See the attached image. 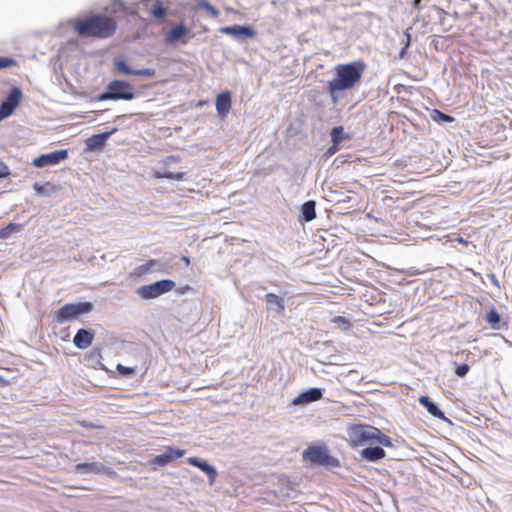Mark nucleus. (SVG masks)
Instances as JSON below:
<instances>
[{
    "label": "nucleus",
    "instance_id": "nucleus-28",
    "mask_svg": "<svg viewBox=\"0 0 512 512\" xmlns=\"http://www.w3.org/2000/svg\"><path fill=\"white\" fill-rule=\"evenodd\" d=\"M431 118L437 123H452L454 118L440 110L434 109L431 113Z\"/></svg>",
    "mask_w": 512,
    "mask_h": 512
},
{
    "label": "nucleus",
    "instance_id": "nucleus-30",
    "mask_svg": "<svg viewBox=\"0 0 512 512\" xmlns=\"http://www.w3.org/2000/svg\"><path fill=\"white\" fill-rule=\"evenodd\" d=\"M332 322L342 331H348L352 327L351 321L344 316H336L332 319Z\"/></svg>",
    "mask_w": 512,
    "mask_h": 512
},
{
    "label": "nucleus",
    "instance_id": "nucleus-8",
    "mask_svg": "<svg viewBox=\"0 0 512 512\" xmlns=\"http://www.w3.org/2000/svg\"><path fill=\"white\" fill-rule=\"evenodd\" d=\"M20 99L21 91L19 88L14 87L0 105V121L9 117L13 113V111L19 105Z\"/></svg>",
    "mask_w": 512,
    "mask_h": 512
},
{
    "label": "nucleus",
    "instance_id": "nucleus-13",
    "mask_svg": "<svg viewBox=\"0 0 512 512\" xmlns=\"http://www.w3.org/2000/svg\"><path fill=\"white\" fill-rule=\"evenodd\" d=\"M187 462L190 465H193V466L199 468L200 470H202L204 473H206L209 478L210 485H213L215 483L216 478H217V471L212 465L208 464L206 461L201 460L197 457H189L187 459Z\"/></svg>",
    "mask_w": 512,
    "mask_h": 512
},
{
    "label": "nucleus",
    "instance_id": "nucleus-11",
    "mask_svg": "<svg viewBox=\"0 0 512 512\" xmlns=\"http://www.w3.org/2000/svg\"><path fill=\"white\" fill-rule=\"evenodd\" d=\"M114 66L119 73L125 75H135L144 77H153L155 75V70L151 68L133 70L127 65V63L123 59H116L114 61Z\"/></svg>",
    "mask_w": 512,
    "mask_h": 512
},
{
    "label": "nucleus",
    "instance_id": "nucleus-15",
    "mask_svg": "<svg viewBox=\"0 0 512 512\" xmlns=\"http://www.w3.org/2000/svg\"><path fill=\"white\" fill-rule=\"evenodd\" d=\"M157 259H150L145 264L137 266L133 271L129 273V277L135 281L143 278L145 275L154 272L155 267L158 265Z\"/></svg>",
    "mask_w": 512,
    "mask_h": 512
},
{
    "label": "nucleus",
    "instance_id": "nucleus-24",
    "mask_svg": "<svg viewBox=\"0 0 512 512\" xmlns=\"http://www.w3.org/2000/svg\"><path fill=\"white\" fill-rule=\"evenodd\" d=\"M33 188L38 194L45 196H49L58 191V187L51 182H46L44 184L35 183Z\"/></svg>",
    "mask_w": 512,
    "mask_h": 512
},
{
    "label": "nucleus",
    "instance_id": "nucleus-18",
    "mask_svg": "<svg viewBox=\"0 0 512 512\" xmlns=\"http://www.w3.org/2000/svg\"><path fill=\"white\" fill-rule=\"evenodd\" d=\"M141 4L146 12L155 19H163L166 15V9L160 1L145 0Z\"/></svg>",
    "mask_w": 512,
    "mask_h": 512
},
{
    "label": "nucleus",
    "instance_id": "nucleus-35",
    "mask_svg": "<svg viewBox=\"0 0 512 512\" xmlns=\"http://www.w3.org/2000/svg\"><path fill=\"white\" fill-rule=\"evenodd\" d=\"M117 371L123 376H130L135 373L136 369L134 367H126L121 364H118Z\"/></svg>",
    "mask_w": 512,
    "mask_h": 512
},
{
    "label": "nucleus",
    "instance_id": "nucleus-12",
    "mask_svg": "<svg viewBox=\"0 0 512 512\" xmlns=\"http://www.w3.org/2000/svg\"><path fill=\"white\" fill-rule=\"evenodd\" d=\"M189 32V29L185 25H176L166 33L165 42L166 44L170 45L176 44L179 41H181L182 43H186L187 40L185 38L189 34Z\"/></svg>",
    "mask_w": 512,
    "mask_h": 512
},
{
    "label": "nucleus",
    "instance_id": "nucleus-14",
    "mask_svg": "<svg viewBox=\"0 0 512 512\" xmlns=\"http://www.w3.org/2000/svg\"><path fill=\"white\" fill-rule=\"evenodd\" d=\"M94 340V332L88 329H79L74 336L73 343L78 349L88 348Z\"/></svg>",
    "mask_w": 512,
    "mask_h": 512
},
{
    "label": "nucleus",
    "instance_id": "nucleus-36",
    "mask_svg": "<svg viewBox=\"0 0 512 512\" xmlns=\"http://www.w3.org/2000/svg\"><path fill=\"white\" fill-rule=\"evenodd\" d=\"M411 42V35L408 31L404 33V39L402 40V43L404 44V47L402 48L400 52V57L403 58L405 56L407 48L410 46Z\"/></svg>",
    "mask_w": 512,
    "mask_h": 512
},
{
    "label": "nucleus",
    "instance_id": "nucleus-5",
    "mask_svg": "<svg viewBox=\"0 0 512 512\" xmlns=\"http://www.w3.org/2000/svg\"><path fill=\"white\" fill-rule=\"evenodd\" d=\"M135 97L134 89L131 84L122 80H113L107 85V91L101 93L97 99L99 101L108 100H132Z\"/></svg>",
    "mask_w": 512,
    "mask_h": 512
},
{
    "label": "nucleus",
    "instance_id": "nucleus-7",
    "mask_svg": "<svg viewBox=\"0 0 512 512\" xmlns=\"http://www.w3.org/2000/svg\"><path fill=\"white\" fill-rule=\"evenodd\" d=\"M304 459L309 460L310 462L314 464L319 465H328L331 464V461L334 460L328 453L326 448L320 447V446H309L304 452H303Z\"/></svg>",
    "mask_w": 512,
    "mask_h": 512
},
{
    "label": "nucleus",
    "instance_id": "nucleus-10",
    "mask_svg": "<svg viewBox=\"0 0 512 512\" xmlns=\"http://www.w3.org/2000/svg\"><path fill=\"white\" fill-rule=\"evenodd\" d=\"M186 451L174 447H166L165 452L155 456L151 460V464L156 466H166L175 459L181 458L185 455Z\"/></svg>",
    "mask_w": 512,
    "mask_h": 512
},
{
    "label": "nucleus",
    "instance_id": "nucleus-19",
    "mask_svg": "<svg viewBox=\"0 0 512 512\" xmlns=\"http://www.w3.org/2000/svg\"><path fill=\"white\" fill-rule=\"evenodd\" d=\"M74 471L79 474H100L105 472V466L99 462L79 463L75 466Z\"/></svg>",
    "mask_w": 512,
    "mask_h": 512
},
{
    "label": "nucleus",
    "instance_id": "nucleus-9",
    "mask_svg": "<svg viewBox=\"0 0 512 512\" xmlns=\"http://www.w3.org/2000/svg\"><path fill=\"white\" fill-rule=\"evenodd\" d=\"M68 151L66 149L57 150L49 154H42L33 160L35 167H45L48 165H56L61 161L67 159Z\"/></svg>",
    "mask_w": 512,
    "mask_h": 512
},
{
    "label": "nucleus",
    "instance_id": "nucleus-20",
    "mask_svg": "<svg viewBox=\"0 0 512 512\" xmlns=\"http://www.w3.org/2000/svg\"><path fill=\"white\" fill-rule=\"evenodd\" d=\"M361 457L371 461V462H377L386 456V452L381 447H368L361 451Z\"/></svg>",
    "mask_w": 512,
    "mask_h": 512
},
{
    "label": "nucleus",
    "instance_id": "nucleus-6",
    "mask_svg": "<svg viewBox=\"0 0 512 512\" xmlns=\"http://www.w3.org/2000/svg\"><path fill=\"white\" fill-rule=\"evenodd\" d=\"M175 287V282L170 279H163L157 282L142 285L137 289V295L144 299H155L165 293L172 291Z\"/></svg>",
    "mask_w": 512,
    "mask_h": 512
},
{
    "label": "nucleus",
    "instance_id": "nucleus-47",
    "mask_svg": "<svg viewBox=\"0 0 512 512\" xmlns=\"http://www.w3.org/2000/svg\"><path fill=\"white\" fill-rule=\"evenodd\" d=\"M492 282H494L495 284L497 283L494 275H492Z\"/></svg>",
    "mask_w": 512,
    "mask_h": 512
},
{
    "label": "nucleus",
    "instance_id": "nucleus-39",
    "mask_svg": "<svg viewBox=\"0 0 512 512\" xmlns=\"http://www.w3.org/2000/svg\"><path fill=\"white\" fill-rule=\"evenodd\" d=\"M240 35H244L246 37L253 38L255 36V31L250 27L242 26Z\"/></svg>",
    "mask_w": 512,
    "mask_h": 512
},
{
    "label": "nucleus",
    "instance_id": "nucleus-4",
    "mask_svg": "<svg viewBox=\"0 0 512 512\" xmlns=\"http://www.w3.org/2000/svg\"><path fill=\"white\" fill-rule=\"evenodd\" d=\"M92 310L93 304L91 302L68 303L54 312V321L59 324L73 321L81 315L90 313Z\"/></svg>",
    "mask_w": 512,
    "mask_h": 512
},
{
    "label": "nucleus",
    "instance_id": "nucleus-29",
    "mask_svg": "<svg viewBox=\"0 0 512 512\" xmlns=\"http://www.w3.org/2000/svg\"><path fill=\"white\" fill-rule=\"evenodd\" d=\"M486 321L490 324L493 329H499V323L501 321L499 313L495 309H491L486 315Z\"/></svg>",
    "mask_w": 512,
    "mask_h": 512
},
{
    "label": "nucleus",
    "instance_id": "nucleus-41",
    "mask_svg": "<svg viewBox=\"0 0 512 512\" xmlns=\"http://www.w3.org/2000/svg\"><path fill=\"white\" fill-rule=\"evenodd\" d=\"M339 150V144H334L327 150L328 155H333Z\"/></svg>",
    "mask_w": 512,
    "mask_h": 512
},
{
    "label": "nucleus",
    "instance_id": "nucleus-34",
    "mask_svg": "<svg viewBox=\"0 0 512 512\" xmlns=\"http://www.w3.org/2000/svg\"><path fill=\"white\" fill-rule=\"evenodd\" d=\"M17 65V61L12 57H0V69H5Z\"/></svg>",
    "mask_w": 512,
    "mask_h": 512
},
{
    "label": "nucleus",
    "instance_id": "nucleus-2",
    "mask_svg": "<svg viewBox=\"0 0 512 512\" xmlns=\"http://www.w3.org/2000/svg\"><path fill=\"white\" fill-rule=\"evenodd\" d=\"M74 31L81 37L105 39L114 35L117 22L113 17L95 14L72 22Z\"/></svg>",
    "mask_w": 512,
    "mask_h": 512
},
{
    "label": "nucleus",
    "instance_id": "nucleus-45",
    "mask_svg": "<svg viewBox=\"0 0 512 512\" xmlns=\"http://www.w3.org/2000/svg\"><path fill=\"white\" fill-rule=\"evenodd\" d=\"M182 260H183V262L185 263V265H186V266H189V265H190V259H189V257H187V256H183V257H182Z\"/></svg>",
    "mask_w": 512,
    "mask_h": 512
},
{
    "label": "nucleus",
    "instance_id": "nucleus-42",
    "mask_svg": "<svg viewBox=\"0 0 512 512\" xmlns=\"http://www.w3.org/2000/svg\"><path fill=\"white\" fill-rule=\"evenodd\" d=\"M10 174L9 169L6 165H2V169L0 170V178L6 177Z\"/></svg>",
    "mask_w": 512,
    "mask_h": 512
},
{
    "label": "nucleus",
    "instance_id": "nucleus-25",
    "mask_svg": "<svg viewBox=\"0 0 512 512\" xmlns=\"http://www.w3.org/2000/svg\"><path fill=\"white\" fill-rule=\"evenodd\" d=\"M265 301L270 307L276 306L279 311L285 309L284 299L274 293H267L265 295Z\"/></svg>",
    "mask_w": 512,
    "mask_h": 512
},
{
    "label": "nucleus",
    "instance_id": "nucleus-21",
    "mask_svg": "<svg viewBox=\"0 0 512 512\" xmlns=\"http://www.w3.org/2000/svg\"><path fill=\"white\" fill-rule=\"evenodd\" d=\"M419 403L423 405L427 411L438 419H446L443 411H441L436 404H434L428 396H421Z\"/></svg>",
    "mask_w": 512,
    "mask_h": 512
},
{
    "label": "nucleus",
    "instance_id": "nucleus-33",
    "mask_svg": "<svg viewBox=\"0 0 512 512\" xmlns=\"http://www.w3.org/2000/svg\"><path fill=\"white\" fill-rule=\"evenodd\" d=\"M242 26H229L220 29V32L227 35L240 36Z\"/></svg>",
    "mask_w": 512,
    "mask_h": 512
},
{
    "label": "nucleus",
    "instance_id": "nucleus-17",
    "mask_svg": "<svg viewBox=\"0 0 512 512\" xmlns=\"http://www.w3.org/2000/svg\"><path fill=\"white\" fill-rule=\"evenodd\" d=\"M231 93L225 91L216 97V110L220 117H225L231 109Z\"/></svg>",
    "mask_w": 512,
    "mask_h": 512
},
{
    "label": "nucleus",
    "instance_id": "nucleus-44",
    "mask_svg": "<svg viewBox=\"0 0 512 512\" xmlns=\"http://www.w3.org/2000/svg\"><path fill=\"white\" fill-rule=\"evenodd\" d=\"M189 289H190V287L188 285H186V286L179 288L177 292L179 294H185Z\"/></svg>",
    "mask_w": 512,
    "mask_h": 512
},
{
    "label": "nucleus",
    "instance_id": "nucleus-32",
    "mask_svg": "<svg viewBox=\"0 0 512 512\" xmlns=\"http://www.w3.org/2000/svg\"><path fill=\"white\" fill-rule=\"evenodd\" d=\"M199 6L204 9L208 14H210L212 17L216 18L219 15V11L213 7L210 3L203 1L199 4Z\"/></svg>",
    "mask_w": 512,
    "mask_h": 512
},
{
    "label": "nucleus",
    "instance_id": "nucleus-23",
    "mask_svg": "<svg viewBox=\"0 0 512 512\" xmlns=\"http://www.w3.org/2000/svg\"><path fill=\"white\" fill-rule=\"evenodd\" d=\"M184 172H174L170 170H155L154 177L157 179L183 180Z\"/></svg>",
    "mask_w": 512,
    "mask_h": 512
},
{
    "label": "nucleus",
    "instance_id": "nucleus-1",
    "mask_svg": "<svg viewBox=\"0 0 512 512\" xmlns=\"http://www.w3.org/2000/svg\"><path fill=\"white\" fill-rule=\"evenodd\" d=\"M365 69L366 64L363 61L339 64L335 67V76L327 85L333 103L339 101L343 91L352 90L359 84Z\"/></svg>",
    "mask_w": 512,
    "mask_h": 512
},
{
    "label": "nucleus",
    "instance_id": "nucleus-16",
    "mask_svg": "<svg viewBox=\"0 0 512 512\" xmlns=\"http://www.w3.org/2000/svg\"><path fill=\"white\" fill-rule=\"evenodd\" d=\"M322 398V391L320 388H310L309 390L299 394L292 401L294 405H301L318 401Z\"/></svg>",
    "mask_w": 512,
    "mask_h": 512
},
{
    "label": "nucleus",
    "instance_id": "nucleus-46",
    "mask_svg": "<svg viewBox=\"0 0 512 512\" xmlns=\"http://www.w3.org/2000/svg\"><path fill=\"white\" fill-rule=\"evenodd\" d=\"M421 272L418 270H413L410 272V275H419Z\"/></svg>",
    "mask_w": 512,
    "mask_h": 512
},
{
    "label": "nucleus",
    "instance_id": "nucleus-27",
    "mask_svg": "<svg viewBox=\"0 0 512 512\" xmlns=\"http://www.w3.org/2000/svg\"><path fill=\"white\" fill-rule=\"evenodd\" d=\"M111 134L112 132H106L92 136L91 138L88 139V146L90 148L101 147L102 145H104V142Z\"/></svg>",
    "mask_w": 512,
    "mask_h": 512
},
{
    "label": "nucleus",
    "instance_id": "nucleus-26",
    "mask_svg": "<svg viewBox=\"0 0 512 512\" xmlns=\"http://www.w3.org/2000/svg\"><path fill=\"white\" fill-rule=\"evenodd\" d=\"M22 230V224L9 223L6 227L0 229V239H8L12 234Z\"/></svg>",
    "mask_w": 512,
    "mask_h": 512
},
{
    "label": "nucleus",
    "instance_id": "nucleus-38",
    "mask_svg": "<svg viewBox=\"0 0 512 512\" xmlns=\"http://www.w3.org/2000/svg\"><path fill=\"white\" fill-rule=\"evenodd\" d=\"M77 423L84 428H93V429H103L104 428V426H102V425L94 424V423L86 421V420H80V421H77Z\"/></svg>",
    "mask_w": 512,
    "mask_h": 512
},
{
    "label": "nucleus",
    "instance_id": "nucleus-3",
    "mask_svg": "<svg viewBox=\"0 0 512 512\" xmlns=\"http://www.w3.org/2000/svg\"><path fill=\"white\" fill-rule=\"evenodd\" d=\"M348 443L352 448L364 446L366 444H380L385 447L392 446L391 438L384 434L380 429L365 425L352 424L347 429Z\"/></svg>",
    "mask_w": 512,
    "mask_h": 512
},
{
    "label": "nucleus",
    "instance_id": "nucleus-48",
    "mask_svg": "<svg viewBox=\"0 0 512 512\" xmlns=\"http://www.w3.org/2000/svg\"><path fill=\"white\" fill-rule=\"evenodd\" d=\"M419 2V0H415V3Z\"/></svg>",
    "mask_w": 512,
    "mask_h": 512
},
{
    "label": "nucleus",
    "instance_id": "nucleus-43",
    "mask_svg": "<svg viewBox=\"0 0 512 512\" xmlns=\"http://www.w3.org/2000/svg\"><path fill=\"white\" fill-rule=\"evenodd\" d=\"M9 385H10V381H8L5 378H3L2 376H0V386L6 387V386H9Z\"/></svg>",
    "mask_w": 512,
    "mask_h": 512
},
{
    "label": "nucleus",
    "instance_id": "nucleus-37",
    "mask_svg": "<svg viewBox=\"0 0 512 512\" xmlns=\"http://www.w3.org/2000/svg\"><path fill=\"white\" fill-rule=\"evenodd\" d=\"M470 370V367L468 364H460L455 369V374L458 377H464Z\"/></svg>",
    "mask_w": 512,
    "mask_h": 512
},
{
    "label": "nucleus",
    "instance_id": "nucleus-40",
    "mask_svg": "<svg viewBox=\"0 0 512 512\" xmlns=\"http://www.w3.org/2000/svg\"><path fill=\"white\" fill-rule=\"evenodd\" d=\"M179 162V157L169 156L165 160H163L164 167H170L171 164Z\"/></svg>",
    "mask_w": 512,
    "mask_h": 512
},
{
    "label": "nucleus",
    "instance_id": "nucleus-31",
    "mask_svg": "<svg viewBox=\"0 0 512 512\" xmlns=\"http://www.w3.org/2000/svg\"><path fill=\"white\" fill-rule=\"evenodd\" d=\"M330 134L332 142L339 144L344 139V128L342 126L334 127Z\"/></svg>",
    "mask_w": 512,
    "mask_h": 512
},
{
    "label": "nucleus",
    "instance_id": "nucleus-22",
    "mask_svg": "<svg viewBox=\"0 0 512 512\" xmlns=\"http://www.w3.org/2000/svg\"><path fill=\"white\" fill-rule=\"evenodd\" d=\"M316 203L313 200L305 202L301 207L302 217L306 222H310L316 218Z\"/></svg>",
    "mask_w": 512,
    "mask_h": 512
}]
</instances>
